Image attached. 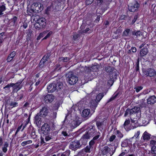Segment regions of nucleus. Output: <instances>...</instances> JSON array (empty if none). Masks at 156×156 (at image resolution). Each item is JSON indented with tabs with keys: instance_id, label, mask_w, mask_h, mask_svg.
<instances>
[{
	"instance_id": "58",
	"label": "nucleus",
	"mask_w": 156,
	"mask_h": 156,
	"mask_svg": "<svg viewBox=\"0 0 156 156\" xmlns=\"http://www.w3.org/2000/svg\"><path fill=\"white\" fill-rule=\"evenodd\" d=\"M116 136L115 135H112L110 136L109 139V141L110 142H112L115 139Z\"/></svg>"
},
{
	"instance_id": "18",
	"label": "nucleus",
	"mask_w": 156,
	"mask_h": 156,
	"mask_svg": "<svg viewBox=\"0 0 156 156\" xmlns=\"http://www.w3.org/2000/svg\"><path fill=\"white\" fill-rule=\"evenodd\" d=\"M93 147H91L90 146L87 145L82 150L80 151L78 153V155H80L81 154L82 152L84 151L86 153H90L92 150V149Z\"/></svg>"
},
{
	"instance_id": "4",
	"label": "nucleus",
	"mask_w": 156,
	"mask_h": 156,
	"mask_svg": "<svg viewBox=\"0 0 156 156\" xmlns=\"http://www.w3.org/2000/svg\"><path fill=\"white\" fill-rule=\"evenodd\" d=\"M66 80L71 85L75 84L78 80L77 77L74 75L73 71H70L66 74Z\"/></svg>"
},
{
	"instance_id": "1",
	"label": "nucleus",
	"mask_w": 156,
	"mask_h": 156,
	"mask_svg": "<svg viewBox=\"0 0 156 156\" xmlns=\"http://www.w3.org/2000/svg\"><path fill=\"white\" fill-rule=\"evenodd\" d=\"M64 87L63 83L59 79L48 86L47 90L48 92L49 93H53L56 91L58 96L62 98L64 96Z\"/></svg>"
},
{
	"instance_id": "43",
	"label": "nucleus",
	"mask_w": 156,
	"mask_h": 156,
	"mask_svg": "<svg viewBox=\"0 0 156 156\" xmlns=\"http://www.w3.org/2000/svg\"><path fill=\"white\" fill-rule=\"evenodd\" d=\"M139 58H138L137 59V62L136 64V67H135V69H136V70L137 71H139Z\"/></svg>"
},
{
	"instance_id": "47",
	"label": "nucleus",
	"mask_w": 156,
	"mask_h": 156,
	"mask_svg": "<svg viewBox=\"0 0 156 156\" xmlns=\"http://www.w3.org/2000/svg\"><path fill=\"white\" fill-rule=\"evenodd\" d=\"M52 34V31H50L42 39V40L46 39L47 38H49L50 37V36Z\"/></svg>"
},
{
	"instance_id": "23",
	"label": "nucleus",
	"mask_w": 156,
	"mask_h": 156,
	"mask_svg": "<svg viewBox=\"0 0 156 156\" xmlns=\"http://www.w3.org/2000/svg\"><path fill=\"white\" fill-rule=\"evenodd\" d=\"M90 112V110L89 109H85L82 112V115L84 117H86L88 116Z\"/></svg>"
},
{
	"instance_id": "52",
	"label": "nucleus",
	"mask_w": 156,
	"mask_h": 156,
	"mask_svg": "<svg viewBox=\"0 0 156 156\" xmlns=\"http://www.w3.org/2000/svg\"><path fill=\"white\" fill-rule=\"evenodd\" d=\"M90 30V29L89 28H87L85 30L80 31V32H79V33L83 34L84 33H87L88 31Z\"/></svg>"
},
{
	"instance_id": "30",
	"label": "nucleus",
	"mask_w": 156,
	"mask_h": 156,
	"mask_svg": "<svg viewBox=\"0 0 156 156\" xmlns=\"http://www.w3.org/2000/svg\"><path fill=\"white\" fill-rule=\"evenodd\" d=\"M104 96V93H99L96 97L95 101L98 103L100 101L102 98Z\"/></svg>"
},
{
	"instance_id": "20",
	"label": "nucleus",
	"mask_w": 156,
	"mask_h": 156,
	"mask_svg": "<svg viewBox=\"0 0 156 156\" xmlns=\"http://www.w3.org/2000/svg\"><path fill=\"white\" fill-rule=\"evenodd\" d=\"M104 121H97L96 122V125L97 126L99 130L101 131L103 129V126H104Z\"/></svg>"
},
{
	"instance_id": "9",
	"label": "nucleus",
	"mask_w": 156,
	"mask_h": 156,
	"mask_svg": "<svg viewBox=\"0 0 156 156\" xmlns=\"http://www.w3.org/2000/svg\"><path fill=\"white\" fill-rule=\"evenodd\" d=\"M144 75L146 76H149L150 77L154 76L156 74L155 71L153 69L149 68L145 69L143 71Z\"/></svg>"
},
{
	"instance_id": "5",
	"label": "nucleus",
	"mask_w": 156,
	"mask_h": 156,
	"mask_svg": "<svg viewBox=\"0 0 156 156\" xmlns=\"http://www.w3.org/2000/svg\"><path fill=\"white\" fill-rule=\"evenodd\" d=\"M46 25V21L45 19L43 17H41L35 21L34 27L37 29L41 30L45 27Z\"/></svg>"
},
{
	"instance_id": "16",
	"label": "nucleus",
	"mask_w": 156,
	"mask_h": 156,
	"mask_svg": "<svg viewBox=\"0 0 156 156\" xmlns=\"http://www.w3.org/2000/svg\"><path fill=\"white\" fill-rule=\"evenodd\" d=\"M41 117L42 116L38 113L34 118L36 124L38 128H40L41 126Z\"/></svg>"
},
{
	"instance_id": "14",
	"label": "nucleus",
	"mask_w": 156,
	"mask_h": 156,
	"mask_svg": "<svg viewBox=\"0 0 156 156\" xmlns=\"http://www.w3.org/2000/svg\"><path fill=\"white\" fill-rule=\"evenodd\" d=\"M48 112L49 110L45 106L42 108L38 113L41 115V116L44 117L48 115Z\"/></svg>"
},
{
	"instance_id": "27",
	"label": "nucleus",
	"mask_w": 156,
	"mask_h": 156,
	"mask_svg": "<svg viewBox=\"0 0 156 156\" xmlns=\"http://www.w3.org/2000/svg\"><path fill=\"white\" fill-rule=\"evenodd\" d=\"M132 34L133 36H135L136 38H138L142 35V32L140 30H135L132 32Z\"/></svg>"
},
{
	"instance_id": "64",
	"label": "nucleus",
	"mask_w": 156,
	"mask_h": 156,
	"mask_svg": "<svg viewBox=\"0 0 156 156\" xmlns=\"http://www.w3.org/2000/svg\"><path fill=\"white\" fill-rule=\"evenodd\" d=\"M32 31H29L27 35V37H29L31 38L32 35Z\"/></svg>"
},
{
	"instance_id": "42",
	"label": "nucleus",
	"mask_w": 156,
	"mask_h": 156,
	"mask_svg": "<svg viewBox=\"0 0 156 156\" xmlns=\"http://www.w3.org/2000/svg\"><path fill=\"white\" fill-rule=\"evenodd\" d=\"M128 143L127 141V140L126 139L122 142L121 144V146L122 147H125L128 146Z\"/></svg>"
},
{
	"instance_id": "22",
	"label": "nucleus",
	"mask_w": 156,
	"mask_h": 156,
	"mask_svg": "<svg viewBox=\"0 0 156 156\" xmlns=\"http://www.w3.org/2000/svg\"><path fill=\"white\" fill-rule=\"evenodd\" d=\"M98 104V103L97 101L94 100H92L90 102V107L92 109L94 110L95 109Z\"/></svg>"
},
{
	"instance_id": "11",
	"label": "nucleus",
	"mask_w": 156,
	"mask_h": 156,
	"mask_svg": "<svg viewBox=\"0 0 156 156\" xmlns=\"http://www.w3.org/2000/svg\"><path fill=\"white\" fill-rule=\"evenodd\" d=\"M139 7V4L136 1L133 4H130L129 5L128 9L130 12H134L138 10Z\"/></svg>"
},
{
	"instance_id": "60",
	"label": "nucleus",
	"mask_w": 156,
	"mask_h": 156,
	"mask_svg": "<svg viewBox=\"0 0 156 156\" xmlns=\"http://www.w3.org/2000/svg\"><path fill=\"white\" fill-rule=\"evenodd\" d=\"M143 88V87L142 86H139L136 88H135V89H136V91L137 92H139L140 90H142Z\"/></svg>"
},
{
	"instance_id": "25",
	"label": "nucleus",
	"mask_w": 156,
	"mask_h": 156,
	"mask_svg": "<svg viewBox=\"0 0 156 156\" xmlns=\"http://www.w3.org/2000/svg\"><path fill=\"white\" fill-rule=\"evenodd\" d=\"M13 84H11V83L7 84L3 87V89H5V92L6 93H9L11 90H10V87H12Z\"/></svg>"
},
{
	"instance_id": "21",
	"label": "nucleus",
	"mask_w": 156,
	"mask_h": 156,
	"mask_svg": "<svg viewBox=\"0 0 156 156\" xmlns=\"http://www.w3.org/2000/svg\"><path fill=\"white\" fill-rule=\"evenodd\" d=\"M130 122L129 119L126 120L123 125L124 128L127 131H129L131 128V127L130 126L129 127H128V125Z\"/></svg>"
},
{
	"instance_id": "55",
	"label": "nucleus",
	"mask_w": 156,
	"mask_h": 156,
	"mask_svg": "<svg viewBox=\"0 0 156 156\" xmlns=\"http://www.w3.org/2000/svg\"><path fill=\"white\" fill-rule=\"evenodd\" d=\"M97 5L100 6L101 5L103 2V0H96Z\"/></svg>"
},
{
	"instance_id": "62",
	"label": "nucleus",
	"mask_w": 156,
	"mask_h": 156,
	"mask_svg": "<svg viewBox=\"0 0 156 156\" xmlns=\"http://www.w3.org/2000/svg\"><path fill=\"white\" fill-rule=\"evenodd\" d=\"M129 115H131L132 114H135V112L134 111V110L132 108V109H130L129 108Z\"/></svg>"
},
{
	"instance_id": "8",
	"label": "nucleus",
	"mask_w": 156,
	"mask_h": 156,
	"mask_svg": "<svg viewBox=\"0 0 156 156\" xmlns=\"http://www.w3.org/2000/svg\"><path fill=\"white\" fill-rule=\"evenodd\" d=\"M43 99L46 104L51 103L54 100L55 96L52 94H48L43 96Z\"/></svg>"
},
{
	"instance_id": "13",
	"label": "nucleus",
	"mask_w": 156,
	"mask_h": 156,
	"mask_svg": "<svg viewBox=\"0 0 156 156\" xmlns=\"http://www.w3.org/2000/svg\"><path fill=\"white\" fill-rule=\"evenodd\" d=\"M23 81V80H19L16 83H11V84H13L12 87H13V90L14 92H17L22 87V86L20 84L22 83Z\"/></svg>"
},
{
	"instance_id": "36",
	"label": "nucleus",
	"mask_w": 156,
	"mask_h": 156,
	"mask_svg": "<svg viewBox=\"0 0 156 156\" xmlns=\"http://www.w3.org/2000/svg\"><path fill=\"white\" fill-rule=\"evenodd\" d=\"M114 80L113 77L112 78H110V79L108 81V85L110 87H111L113 85Z\"/></svg>"
},
{
	"instance_id": "38",
	"label": "nucleus",
	"mask_w": 156,
	"mask_h": 156,
	"mask_svg": "<svg viewBox=\"0 0 156 156\" xmlns=\"http://www.w3.org/2000/svg\"><path fill=\"white\" fill-rule=\"evenodd\" d=\"M32 131L31 132V133H30L31 136L34 139L36 138L37 136V135H36L35 134V131L34 130V128L33 127H32Z\"/></svg>"
},
{
	"instance_id": "51",
	"label": "nucleus",
	"mask_w": 156,
	"mask_h": 156,
	"mask_svg": "<svg viewBox=\"0 0 156 156\" xmlns=\"http://www.w3.org/2000/svg\"><path fill=\"white\" fill-rule=\"evenodd\" d=\"M151 153L153 154H156V147L153 146L151 149Z\"/></svg>"
},
{
	"instance_id": "41",
	"label": "nucleus",
	"mask_w": 156,
	"mask_h": 156,
	"mask_svg": "<svg viewBox=\"0 0 156 156\" xmlns=\"http://www.w3.org/2000/svg\"><path fill=\"white\" fill-rule=\"evenodd\" d=\"M60 104L61 102L59 101L56 102L54 105V109L57 110L59 107Z\"/></svg>"
},
{
	"instance_id": "2",
	"label": "nucleus",
	"mask_w": 156,
	"mask_h": 156,
	"mask_svg": "<svg viewBox=\"0 0 156 156\" xmlns=\"http://www.w3.org/2000/svg\"><path fill=\"white\" fill-rule=\"evenodd\" d=\"M43 9V6L42 4L40 3H33L31 6L30 9H27V12L32 13H38L41 12Z\"/></svg>"
},
{
	"instance_id": "31",
	"label": "nucleus",
	"mask_w": 156,
	"mask_h": 156,
	"mask_svg": "<svg viewBox=\"0 0 156 156\" xmlns=\"http://www.w3.org/2000/svg\"><path fill=\"white\" fill-rule=\"evenodd\" d=\"M99 66L98 65H95L92 66L91 67V70L93 72H96L99 70Z\"/></svg>"
},
{
	"instance_id": "33",
	"label": "nucleus",
	"mask_w": 156,
	"mask_h": 156,
	"mask_svg": "<svg viewBox=\"0 0 156 156\" xmlns=\"http://www.w3.org/2000/svg\"><path fill=\"white\" fill-rule=\"evenodd\" d=\"M151 135L146 132H145L143 134V139L144 140H148L150 138Z\"/></svg>"
},
{
	"instance_id": "63",
	"label": "nucleus",
	"mask_w": 156,
	"mask_h": 156,
	"mask_svg": "<svg viewBox=\"0 0 156 156\" xmlns=\"http://www.w3.org/2000/svg\"><path fill=\"white\" fill-rule=\"evenodd\" d=\"M62 135L63 136H64L65 137L69 136V135H68V133L66 131H62Z\"/></svg>"
},
{
	"instance_id": "57",
	"label": "nucleus",
	"mask_w": 156,
	"mask_h": 156,
	"mask_svg": "<svg viewBox=\"0 0 156 156\" xmlns=\"http://www.w3.org/2000/svg\"><path fill=\"white\" fill-rule=\"evenodd\" d=\"M94 0H86V4L87 5L91 4L94 1Z\"/></svg>"
},
{
	"instance_id": "39",
	"label": "nucleus",
	"mask_w": 156,
	"mask_h": 156,
	"mask_svg": "<svg viewBox=\"0 0 156 156\" xmlns=\"http://www.w3.org/2000/svg\"><path fill=\"white\" fill-rule=\"evenodd\" d=\"M100 133L99 132H98L97 133L96 135L93 137L92 139L95 142L96 140H98V139L100 137Z\"/></svg>"
},
{
	"instance_id": "3",
	"label": "nucleus",
	"mask_w": 156,
	"mask_h": 156,
	"mask_svg": "<svg viewBox=\"0 0 156 156\" xmlns=\"http://www.w3.org/2000/svg\"><path fill=\"white\" fill-rule=\"evenodd\" d=\"M86 132L83 134V136L85 138H89L94 136L97 133L95 126L94 125H91L87 127L86 129Z\"/></svg>"
},
{
	"instance_id": "50",
	"label": "nucleus",
	"mask_w": 156,
	"mask_h": 156,
	"mask_svg": "<svg viewBox=\"0 0 156 156\" xmlns=\"http://www.w3.org/2000/svg\"><path fill=\"white\" fill-rule=\"evenodd\" d=\"M51 55V54L50 53H48L46 55H44L43 57L44 58L45 60L48 61V59L49 58V57Z\"/></svg>"
},
{
	"instance_id": "6",
	"label": "nucleus",
	"mask_w": 156,
	"mask_h": 156,
	"mask_svg": "<svg viewBox=\"0 0 156 156\" xmlns=\"http://www.w3.org/2000/svg\"><path fill=\"white\" fill-rule=\"evenodd\" d=\"M82 147V145H81L80 141L78 140L71 142L69 146V148L74 151Z\"/></svg>"
},
{
	"instance_id": "48",
	"label": "nucleus",
	"mask_w": 156,
	"mask_h": 156,
	"mask_svg": "<svg viewBox=\"0 0 156 156\" xmlns=\"http://www.w3.org/2000/svg\"><path fill=\"white\" fill-rule=\"evenodd\" d=\"M32 141L30 140L24 141L22 143L21 145L23 146L28 144L32 143Z\"/></svg>"
},
{
	"instance_id": "61",
	"label": "nucleus",
	"mask_w": 156,
	"mask_h": 156,
	"mask_svg": "<svg viewBox=\"0 0 156 156\" xmlns=\"http://www.w3.org/2000/svg\"><path fill=\"white\" fill-rule=\"evenodd\" d=\"M138 18V15H136L134 16L133 19L132 20V24H133L135 23V22L136 21V20Z\"/></svg>"
},
{
	"instance_id": "53",
	"label": "nucleus",
	"mask_w": 156,
	"mask_h": 156,
	"mask_svg": "<svg viewBox=\"0 0 156 156\" xmlns=\"http://www.w3.org/2000/svg\"><path fill=\"white\" fill-rule=\"evenodd\" d=\"M80 35L78 34H75L73 36V40L75 41L80 37Z\"/></svg>"
},
{
	"instance_id": "29",
	"label": "nucleus",
	"mask_w": 156,
	"mask_h": 156,
	"mask_svg": "<svg viewBox=\"0 0 156 156\" xmlns=\"http://www.w3.org/2000/svg\"><path fill=\"white\" fill-rule=\"evenodd\" d=\"M48 32V30H46L43 31L42 33H40L37 38V40H40L41 38L45 36V35H46Z\"/></svg>"
},
{
	"instance_id": "44",
	"label": "nucleus",
	"mask_w": 156,
	"mask_h": 156,
	"mask_svg": "<svg viewBox=\"0 0 156 156\" xmlns=\"http://www.w3.org/2000/svg\"><path fill=\"white\" fill-rule=\"evenodd\" d=\"M134 110L135 113H138L140 112V108L138 107L135 106L132 108Z\"/></svg>"
},
{
	"instance_id": "35",
	"label": "nucleus",
	"mask_w": 156,
	"mask_h": 156,
	"mask_svg": "<svg viewBox=\"0 0 156 156\" xmlns=\"http://www.w3.org/2000/svg\"><path fill=\"white\" fill-rule=\"evenodd\" d=\"M115 133V135L120 138H122L123 136V134H122L121 132L119 130H117L116 131Z\"/></svg>"
},
{
	"instance_id": "49",
	"label": "nucleus",
	"mask_w": 156,
	"mask_h": 156,
	"mask_svg": "<svg viewBox=\"0 0 156 156\" xmlns=\"http://www.w3.org/2000/svg\"><path fill=\"white\" fill-rule=\"evenodd\" d=\"M70 153V151H67L62 153L61 156H69Z\"/></svg>"
},
{
	"instance_id": "45",
	"label": "nucleus",
	"mask_w": 156,
	"mask_h": 156,
	"mask_svg": "<svg viewBox=\"0 0 156 156\" xmlns=\"http://www.w3.org/2000/svg\"><path fill=\"white\" fill-rule=\"evenodd\" d=\"M9 105L11 106H12V108L17 106L18 105V103L12 101L9 104Z\"/></svg>"
},
{
	"instance_id": "56",
	"label": "nucleus",
	"mask_w": 156,
	"mask_h": 156,
	"mask_svg": "<svg viewBox=\"0 0 156 156\" xmlns=\"http://www.w3.org/2000/svg\"><path fill=\"white\" fill-rule=\"evenodd\" d=\"M17 17L16 16H14L12 19H11V22H13V24H14L17 21Z\"/></svg>"
},
{
	"instance_id": "17",
	"label": "nucleus",
	"mask_w": 156,
	"mask_h": 156,
	"mask_svg": "<svg viewBox=\"0 0 156 156\" xmlns=\"http://www.w3.org/2000/svg\"><path fill=\"white\" fill-rule=\"evenodd\" d=\"M149 52L148 49L147 48H144L141 49L140 52L139 56L140 58H143L144 57L146 56Z\"/></svg>"
},
{
	"instance_id": "37",
	"label": "nucleus",
	"mask_w": 156,
	"mask_h": 156,
	"mask_svg": "<svg viewBox=\"0 0 156 156\" xmlns=\"http://www.w3.org/2000/svg\"><path fill=\"white\" fill-rule=\"evenodd\" d=\"M119 94L118 93H116L115 94H114L107 101V103H108L112 101L113 100L117 97Z\"/></svg>"
},
{
	"instance_id": "7",
	"label": "nucleus",
	"mask_w": 156,
	"mask_h": 156,
	"mask_svg": "<svg viewBox=\"0 0 156 156\" xmlns=\"http://www.w3.org/2000/svg\"><path fill=\"white\" fill-rule=\"evenodd\" d=\"M58 132L54 131L49 133L48 135L46 136L45 137V139L46 141H48L52 139L53 140H56L57 139Z\"/></svg>"
},
{
	"instance_id": "24",
	"label": "nucleus",
	"mask_w": 156,
	"mask_h": 156,
	"mask_svg": "<svg viewBox=\"0 0 156 156\" xmlns=\"http://www.w3.org/2000/svg\"><path fill=\"white\" fill-rule=\"evenodd\" d=\"M81 123V122L78 120H73L72 123L71 125L74 128H75L79 126Z\"/></svg>"
},
{
	"instance_id": "26",
	"label": "nucleus",
	"mask_w": 156,
	"mask_h": 156,
	"mask_svg": "<svg viewBox=\"0 0 156 156\" xmlns=\"http://www.w3.org/2000/svg\"><path fill=\"white\" fill-rule=\"evenodd\" d=\"M16 55V52L15 51H13L10 53L8 56L7 59V62H11L13 59Z\"/></svg>"
},
{
	"instance_id": "19",
	"label": "nucleus",
	"mask_w": 156,
	"mask_h": 156,
	"mask_svg": "<svg viewBox=\"0 0 156 156\" xmlns=\"http://www.w3.org/2000/svg\"><path fill=\"white\" fill-rule=\"evenodd\" d=\"M156 102V97L153 95L147 99V103L148 104H153Z\"/></svg>"
},
{
	"instance_id": "34",
	"label": "nucleus",
	"mask_w": 156,
	"mask_h": 156,
	"mask_svg": "<svg viewBox=\"0 0 156 156\" xmlns=\"http://www.w3.org/2000/svg\"><path fill=\"white\" fill-rule=\"evenodd\" d=\"M9 147V144L7 142H5L3 145V147L2 148V150L4 153H6L7 149V148Z\"/></svg>"
},
{
	"instance_id": "32",
	"label": "nucleus",
	"mask_w": 156,
	"mask_h": 156,
	"mask_svg": "<svg viewBox=\"0 0 156 156\" xmlns=\"http://www.w3.org/2000/svg\"><path fill=\"white\" fill-rule=\"evenodd\" d=\"M90 139L89 138H85L83 136V135L82 137L81 138L80 140L81 141L82 144L81 145H82V146L83 145L85 146L86 144L87 143V140Z\"/></svg>"
},
{
	"instance_id": "40",
	"label": "nucleus",
	"mask_w": 156,
	"mask_h": 156,
	"mask_svg": "<svg viewBox=\"0 0 156 156\" xmlns=\"http://www.w3.org/2000/svg\"><path fill=\"white\" fill-rule=\"evenodd\" d=\"M130 31V30L129 29H127L123 32L122 35L123 36H127L128 35Z\"/></svg>"
},
{
	"instance_id": "46",
	"label": "nucleus",
	"mask_w": 156,
	"mask_h": 156,
	"mask_svg": "<svg viewBox=\"0 0 156 156\" xmlns=\"http://www.w3.org/2000/svg\"><path fill=\"white\" fill-rule=\"evenodd\" d=\"M85 72L87 73H90V72H92L91 67L89 68L87 66H85Z\"/></svg>"
},
{
	"instance_id": "54",
	"label": "nucleus",
	"mask_w": 156,
	"mask_h": 156,
	"mask_svg": "<svg viewBox=\"0 0 156 156\" xmlns=\"http://www.w3.org/2000/svg\"><path fill=\"white\" fill-rule=\"evenodd\" d=\"M70 59L69 58L62 57L61 58V60L63 61L64 62H67Z\"/></svg>"
},
{
	"instance_id": "28",
	"label": "nucleus",
	"mask_w": 156,
	"mask_h": 156,
	"mask_svg": "<svg viewBox=\"0 0 156 156\" xmlns=\"http://www.w3.org/2000/svg\"><path fill=\"white\" fill-rule=\"evenodd\" d=\"M104 69V70L107 73L112 72L115 69L114 67L110 66L105 67Z\"/></svg>"
},
{
	"instance_id": "59",
	"label": "nucleus",
	"mask_w": 156,
	"mask_h": 156,
	"mask_svg": "<svg viewBox=\"0 0 156 156\" xmlns=\"http://www.w3.org/2000/svg\"><path fill=\"white\" fill-rule=\"evenodd\" d=\"M95 141L93 139L91 140L89 143V145L92 147V146L95 143Z\"/></svg>"
},
{
	"instance_id": "12",
	"label": "nucleus",
	"mask_w": 156,
	"mask_h": 156,
	"mask_svg": "<svg viewBox=\"0 0 156 156\" xmlns=\"http://www.w3.org/2000/svg\"><path fill=\"white\" fill-rule=\"evenodd\" d=\"M50 128L49 125L47 123L44 124L41 128V131L43 134L45 136L48 135L49 133Z\"/></svg>"
},
{
	"instance_id": "10",
	"label": "nucleus",
	"mask_w": 156,
	"mask_h": 156,
	"mask_svg": "<svg viewBox=\"0 0 156 156\" xmlns=\"http://www.w3.org/2000/svg\"><path fill=\"white\" fill-rule=\"evenodd\" d=\"M116 149V147H114V150H113L112 153H111L110 152L111 151L110 148H109L108 146H105L101 150V151L102 152V154L103 155H106L108 153H109V154H110V156H112L115 152Z\"/></svg>"
},
{
	"instance_id": "15",
	"label": "nucleus",
	"mask_w": 156,
	"mask_h": 156,
	"mask_svg": "<svg viewBox=\"0 0 156 156\" xmlns=\"http://www.w3.org/2000/svg\"><path fill=\"white\" fill-rule=\"evenodd\" d=\"M48 63V61L45 60L44 58H42L39 63V67L42 70L45 67Z\"/></svg>"
}]
</instances>
